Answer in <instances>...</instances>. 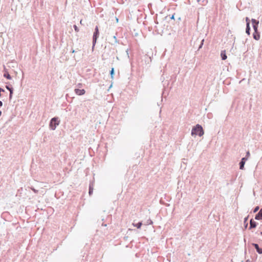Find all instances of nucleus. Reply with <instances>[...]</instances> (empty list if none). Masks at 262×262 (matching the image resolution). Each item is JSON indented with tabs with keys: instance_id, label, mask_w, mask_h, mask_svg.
<instances>
[{
	"instance_id": "26",
	"label": "nucleus",
	"mask_w": 262,
	"mask_h": 262,
	"mask_svg": "<svg viewBox=\"0 0 262 262\" xmlns=\"http://www.w3.org/2000/svg\"><path fill=\"white\" fill-rule=\"evenodd\" d=\"M31 189L35 192V193H37L38 192V190H36L33 187H31Z\"/></svg>"
},
{
	"instance_id": "19",
	"label": "nucleus",
	"mask_w": 262,
	"mask_h": 262,
	"mask_svg": "<svg viewBox=\"0 0 262 262\" xmlns=\"http://www.w3.org/2000/svg\"><path fill=\"white\" fill-rule=\"evenodd\" d=\"M4 76L8 79H11V77L8 73H5Z\"/></svg>"
},
{
	"instance_id": "35",
	"label": "nucleus",
	"mask_w": 262,
	"mask_h": 262,
	"mask_svg": "<svg viewBox=\"0 0 262 262\" xmlns=\"http://www.w3.org/2000/svg\"><path fill=\"white\" fill-rule=\"evenodd\" d=\"M126 53L128 54V49L126 50Z\"/></svg>"
},
{
	"instance_id": "38",
	"label": "nucleus",
	"mask_w": 262,
	"mask_h": 262,
	"mask_svg": "<svg viewBox=\"0 0 262 262\" xmlns=\"http://www.w3.org/2000/svg\"><path fill=\"white\" fill-rule=\"evenodd\" d=\"M246 262H247V261H246Z\"/></svg>"
},
{
	"instance_id": "9",
	"label": "nucleus",
	"mask_w": 262,
	"mask_h": 262,
	"mask_svg": "<svg viewBox=\"0 0 262 262\" xmlns=\"http://www.w3.org/2000/svg\"><path fill=\"white\" fill-rule=\"evenodd\" d=\"M257 226V223L253 221V219H251L250 221V227L249 229H251L252 228H254Z\"/></svg>"
},
{
	"instance_id": "4",
	"label": "nucleus",
	"mask_w": 262,
	"mask_h": 262,
	"mask_svg": "<svg viewBox=\"0 0 262 262\" xmlns=\"http://www.w3.org/2000/svg\"><path fill=\"white\" fill-rule=\"evenodd\" d=\"M251 21L254 32H258V26L259 21L253 18L252 19Z\"/></svg>"
},
{
	"instance_id": "11",
	"label": "nucleus",
	"mask_w": 262,
	"mask_h": 262,
	"mask_svg": "<svg viewBox=\"0 0 262 262\" xmlns=\"http://www.w3.org/2000/svg\"><path fill=\"white\" fill-rule=\"evenodd\" d=\"M253 38L256 40H258L260 38V34L258 32H254L253 34Z\"/></svg>"
},
{
	"instance_id": "12",
	"label": "nucleus",
	"mask_w": 262,
	"mask_h": 262,
	"mask_svg": "<svg viewBox=\"0 0 262 262\" xmlns=\"http://www.w3.org/2000/svg\"><path fill=\"white\" fill-rule=\"evenodd\" d=\"M246 33L248 35L250 34V22H247L246 24Z\"/></svg>"
},
{
	"instance_id": "21",
	"label": "nucleus",
	"mask_w": 262,
	"mask_h": 262,
	"mask_svg": "<svg viewBox=\"0 0 262 262\" xmlns=\"http://www.w3.org/2000/svg\"><path fill=\"white\" fill-rule=\"evenodd\" d=\"M6 88L10 92H11V91H13V89L12 87H10V86L9 85H6Z\"/></svg>"
},
{
	"instance_id": "34",
	"label": "nucleus",
	"mask_w": 262,
	"mask_h": 262,
	"mask_svg": "<svg viewBox=\"0 0 262 262\" xmlns=\"http://www.w3.org/2000/svg\"><path fill=\"white\" fill-rule=\"evenodd\" d=\"M74 52H75V50H73L72 51V53H74Z\"/></svg>"
},
{
	"instance_id": "30",
	"label": "nucleus",
	"mask_w": 262,
	"mask_h": 262,
	"mask_svg": "<svg viewBox=\"0 0 262 262\" xmlns=\"http://www.w3.org/2000/svg\"><path fill=\"white\" fill-rule=\"evenodd\" d=\"M171 19H174V15H172L171 17H170Z\"/></svg>"
},
{
	"instance_id": "27",
	"label": "nucleus",
	"mask_w": 262,
	"mask_h": 262,
	"mask_svg": "<svg viewBox=\"0 0 262 262\" xmlns=\"http://www.w3.org/2000/svg\"><path fill=\"white\" fill-rule=\"evenodd\" d=\"M250 156V152L249 151H248L247 152H246V157L245 158H247V159L248 158V157H249Z\"/></svg>"
},
{
	"instance_id": "22",
	"label": "nucleus",
	"mask_w": 262,
	"mask_h": 262,
	"mask_svg": "<svg viewBox=\"0 0 262 262\" xmlns=\"http://www.w3.org/2000/svg\"><path fill=\"white\" fill-rule=\"evenodd\" d=\"M73 27L74 28V30L76 32H78L79 31V29L78 28V27L76 25H74L73 26Z\"/></svg>"
},
{
	"instance_id": "6",
	"label": "nucleus",
	"mask_w": 262,
	"mask_h": 262,
	"mask_svg": "<svg viewBox=\"0 0 262 262\" xmlns=\"http://www.w3.org/2000/svg\"><path fill=\"white\" fill-rule=\"evenodd\" d=\"M74 91H75V93L77 95H79V96L83 95L85 93V90L84 89H75Z\"/></svg>"
},
{
	"instance_id": "33",
	"label": "nucleus",
	"mask_w": 262,
	"mask_h": 262,
	"mask_svg": "<svg viewBox=\"0 0 262 262\" xmlns=\"http://www.w3.org/2000/svg\"><path fill=\"white\" fill-rule=\"evenodd\" d=\"M82 19H81V20H80V23L81 24H82Z\"/></svg>"
},
{
	"instance_id": "37",
	"label": "nucleus",
	"mask_w": 262,
	"mask_h": 262,
	"mask_svg": "<svg viewBox=\"0 0 262 262\" xmlns=\"http://www.w3.org/2000/svg\"><path fill=\"white\" fill-rule=\"evenodd\" d=\"M116 21H118V18H116Z\"/></svg>"
},
{
	"instance_id": "31",
	"label": "nucleus",
	"mask_w": 262,
	"mask_h": 262,
	"mask_svg": "<svg viewBox=\"0 0 262 262\" xmlns=\"http://www.w3.org/2000/svg\"><path fill=\"white\" fill-rule=\"evenodd\" d=\"M102 226L106 227L107 226V225L106 224H102Z\"/></svg>"
},
{
	"instance_id": "17",
	"label": "nucleus",
	"mask_w": 262,
	"mask_h": 262,
	"mask_svg": "<svg viewBox=\"0 0 262 262\" xmlns=\"http://www.w3.org/2000/svg\"><path fill=\"white\" fill-rule=\"evenodd\" d=\"M248 219V216H247V217H246L244 219V224L245 228H246L248 226V223H247Z\"/></svg>"
},
{
	"instance_id": "36",
	"label": "nucleus",
	"mask_w": 262,
	"mask_h": 262,
	"mask_svg": "<svg viewBox=\"0 0 262 262\" xmlns=\"http://www.w3.org/2000/svg\"><path fill=\"white\" fill-rule=\"evenodd\" d=\"M260 234L262 235V231L260 232Z\"/></svg>"
},
{
	"instance_id": "5",
	"label": "nucleus",
	"mask_w": 262,
	"mask_h": 262,
	"mask_svg": "<svg viewBox=\"0 0 262 262\" xmlns=\"http://www.w3.org/2000/svg\"><path fill=\"white\" fill-rule=\"evenodd\" d=\"M109 39H110V43L112 45H115L118 42V40L117 39L116 35H114L111 38H110Z\"/></svg>"
},
{
	"instance_id": "8",
	"label": "nucleus",
	"mask_w": 262,
	"mask_h": 262,
	"mask_svg": "<svg viewBox=\"0 0 262 262\" xmlns=\"http://www.w3.org/2000/svg\"><path fill=\"white\" fill-rule=\"evenodd\" d=\"M252 245L255 248L258 254H262V249L259 247V246L257 244L253 243Z\"/></svg>"
},
{
	"instance_id": "32",
	"label": "nucleus",
	"mask_w": 262,
	"mask_h": 262,
	"mask_svg": "<svg viewBox=\"0 0 262 262\" xmlns=\"http://www.w3.org/2000/svg\"><path fill=\"white\" fill-rule=\"evenodd\" d=\"M2 112L1 111H0V116L2 115Z\"/></svg>"
},
{
	"instance_id": "16",
	"label": "nucleus",
	"mask_w": 262,
	"mask_h": 262,
	"mask_svg": "<svg viewBox=\"0 0 262 262\" xmlns=\"http://www.w3.org/2000/svg\"><path fill=\"white\" fill-rule=\"evenodd\" d=\"M115 74V70L114 68H112L111 69V70L110 71V75L111 78L113 79L114 78V75Z\"/></svg>"
},
{
	"instance_id": "29",
	"label": "nucleus",
	"mask_w": 262,
	"mask_h": 262,
	"mask_svg": "<svg viewBox=\"0 0 262 262\" xmlns=\"http://www.w3.org/2000/svg\"><path fill=\"white\" fill-rule=\"evenodd\" d=\"M3 104V102L2 101H0V107L2 106Z\"/></svg>"
},
{
	"instance_id": "3",
	"label": "nucleus",
	"mask_w": 262,
	"mask_h": 262,
	"mask_svg": "<svg viewBox=\"0 0 262 262\" xmlns=\"http://www.w3.org/2000/svg\"><path fill=\"white\" fill-rule=\"evenodd\" d=\"M99 33L98 27V26H96V27L95 28V31L94 32L93 36V47H92L93 49L94 48V47H95V46L96 45L97 39L99 36Z\"/></svg>"
},
{
	"instance_id": "13",
	"label": "nucleus",
	"mask_w": 262,
	"mask_h": 262,
	"mask_svg": "<svg viewBox=\"0 0 262 262\" xmlns=\"http://www.w3.org/2000/svg\"><path fill=\"white\" fill-rule=\"evenodd\" d=\"M221 56L222 59L223 60H224L227 59V57L226 54L225 50H223V51H221Z\"/></svg>"
},
{
	"instance_id": "28",
	"label": "nucleus",
	"mask_w": 262,
	"mask_h": 262,
	"mask_svg": "<svg viewBox=\"0 0 262 262\" xmlns=\"http://www.w3.org/2000/svg\"><path fill=\"white\" fill-rule=\"evenodd\" d=\"M246 24L247 23V22H250V20L248 18V17L246 18Z\"/></svg>"
},
{
	"instance_id": "23",
	"label": "nucleus",
	"mask_w": 262,
	"mask_h": 262,
	"mask_svg": "<svg viewBox=\"0 0 262 262\" xmlns=\"http://www.w3.org/2000/svg\"><path fill=\"white\" fill-rule=\"evenodd\" d=\"M259 207L258 206H256L253 210V212L254 213H255L258 210H259Z\"/></svg>"
},
{
	"instance_id": "2",
	"label": "nucleus",
	"mask_w": 262,
	"mask_h": 262,
	"mask_svg": "<svg viewBox=\"0 0 262 262\" xmlns=\"http://www.w3.org/2000/svg\"><path fill=\"white\" fill-rule=\"evenodd\" d=\"M59 124V121L58 120V118L54 117L51 119L50 122V127L52 130H55L56 126Z\"/></svg>"
},
{
	"instance_id": "15",
	"label": "nucleus",
	"mask_w": 262,
	"mask_h": 262,
	"mask_svg": "<svg viewBox=\"0 0 262 262\" xmlns=\"http://www.w3.org/2000/svg\"><path fill=\"white\" fill-rule=\"evenodd\" d=\"M142 225V223L141 222H138L137 224L133 223V226L134 227H136L138 229L140 228Z\"/></svg>"
},
{
	"instance_id": "14",
	"label": "nucleus",
	"mask_w": 262,
	"mask_h": 262,
	"mask_svg": "<svg viewBox=\"0 0 262 262\" xmlns=\"http://www.w3.org/2000/svg\"><path fill=\"white\" fill-rule=\"evenodd\" d=\"M93 192V184H90L89 185V193L90 195H91Z\"/></svg>"
},
{
	"instance_id": "24",
	"label": "nucleus",
	"mask_w": 262,
	"mask_h": 262,
	"mask_svg": "<svg viewBox=\"0 0 262 262\" xmlns=\"http://www.w3.org/2000/svg\"><path fill=\"white\" fill-rule=\"evenodd\" d=\"M204 41V39H202V40H201V45H200V46H199V49H201V48L202 47V46H203V45Z\"/></svg>"
},
{
	"instance_id": "10",
	"label": "nucleus",
	"mask_w": 262,
	"mask_h": 262,
	"mask_svg": "<svg viewBox=\"0 0 262 262\" xmlns=\"http://www.w3.org/2000/svg\"><path fill=\"white\" fill-rule=\"evenodd\" d=\"M255 219L256 220H262V208L256 214Z\"/></svg>"
},
{
	"instance_id": "7",
	"label": "nucleus",
	"mask_w": 262,
	"mask_h": 262,
	"mask_svg": "<svg viewBox=\"0 0 262 262\" xmlns=\"http://www.w3.org/2000/svg\"><path fill=\"white\" fill-rule=\"evenodd\" d=\"M247 160V158H243L239 162V169H244V165L245 164L246 161Z\"/></svg>"
},
{
	"instance_id": "18",
	"label": "nucleus",
	"mask_w": 262,
	"mask_h": 262,
	"mask_svg": "<svg viewBox=\"0 0 262 262\" xmlns=\"http://www.w3.org/2000/svg\"><path fill=\"white\" fill-rule=\"evenodd\" d=\"M198 3L201 4L202 5H204L205 4L207 3V0H196Z\"/></svg>"
},
{
	"instance_id": "20",
	"label": "nucleus",
	"mask_w": 262,
	"mask_h": 262,
	"mask_svg": "<svg viewBox=\"0 0 262 262\" xmlns=\"http://www.w3.org/2000/svg\"><path fill=\"white\" fill-rule=\"evenodd\" d=\"M152 224V221L150 219H148L146 221V223H145V225H150V224Z\"/></svg>"
},
{
	"instance_id": "1",
	"label": "nucleus",
	"mask_w": 262,
	"mask_h": 262,
	"mask_svg": "<svg viewBox=\"0 0 262 262\" xmlns=\"http://www.w3.org/2000/svg\"><path fill=\"white\" fill-rule=\"evenodd\" d=\"M204 132L202 126L198 124L192 128L191 134L192 136L198 135L201 137L204 135Z\"/></svg>"
},
{
	"instance_id": "25",
	"label": "nucleus",
	"mask_w": 262,
	"mask_h": 262,
	"mask_svg": "<svg viewBox=\"0 0 262 262\" xmlns=\"http://www.w3.org/2000/svg\"><path fill=\"white\" fill-rule=\"evenodd\" d=\"M12 94H13V91H11V92H10V94H9V99L10 100H11L12 99Z\"/></svg>"
}]
</instances>
